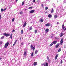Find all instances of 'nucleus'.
I'll return each instance as SVG.
<instances>
[{"mask_svg": "<svg viewBox=\"0 0 66 66\" xmlns=\"http://www.w3.org/2000/svg\"><path fill=\"white\" fill-rule=\"evenodd\" d=\"M9 42H7L6 43L5 45L4 46V47L5 48H6L7 47V46L9 45Z\"/></svg>", "mask_w": 66, "mask_h": 66, "instance_id": "obj_1", "label": "nucleus"}, {"mask_svg": "<svg viewBox=\"0 0 66 66\" xmlns=\"http://www.w3.org/2000/svg\"><path fill=\"white\" fill-rule=\"evenodd\" d=\"M28 52L27 51H25L24 52V56H27V54Z\"/></svg>", "mask_w": 66, "mask_h": 66, "instance_id": "obj_2", "label": "nucleus"}, {"mask_svg": "<svg viewBox=\"0 0 66 66\" xmlns=\"http://www.w3.org/2000/svg\"><path fill=\"white\" fill-rule=\"evenodd\" d=\"M30 47L31 49H32L34 51V50H35V47H33V46L32 45H31Z\"/></svg>", "mask_w": 66, "mask_h": 66, "instance_id": "obj_3", "label": "nucleus"}, {"mask_svg": "<svg viewBox=\"0 0 66 66\" xmlns=\"http://www.w3.org/2000/svg\"><path fill=\"white\" fill-rule=\"evenodd\" d=\"M3 35L4 36H6V37H7L8 36H10V34H6L5 33H4L3 34Z\"/></svg>", "mask_w": 66, "mask_h": 66, "instance_id": "obj_4", "label": "nucleus"}, {"mask_svg": "<svg viewBox=\"0 0 66 66\" xmlns=\"http://www.w3.org/2000/svg\"><path fill=\"white\" fill-rule=\"evenodd\" d=\"M60 35L61 37H62V36L64 35V33L62 32L60 34Z\"/></svg>", "mask_w": 66, "mask_h": 66, "instance_id": "obj_5", "label": "nucleus"}, {"mask_svg": "<svg viewBox=\"0 0 66 66\" xmlns=\"http://www.w3.org/2000/svg\"><path fill=\"white\" fill-rule=\"evenodd\" d=\"M63 43V38H62L60 41V45H62Z\"/></svg>", "mask_w": 66, "mask_h": 66, "instance_id": "obj_6", "label": "nucleus"}, {"mask_svg": "<svg viewBox=\"0 0 66 66\" xmlns=\"http://www.w3.org/2000/svg\"><path fill=\"white\" fill-rule=\"evenodd\" d=\"M51 24L50 23H48L47 24H45L46 26V27H49V26H50Z\"/></svg>", "mask_w": 66, "mask_h": 66, "instance_id": "obj_7", "label": "nucleus"}, {"mask_svg": "<svg viewBox=\"0 0 66 66\" xmlns=\"http://www.w3.org/2000/svg\"><path fill=\"white\" fill-rule=\"evenodd\" d=\"M35 11L34 10H32L30 11L29 12L30 13H34V12H35Z\"/></svg>", "mask_w": 66, "mask_h": 66, "instance_id": "obj_8", "label": "nucleus"}, {"mask_svg": "<svg viewBox=\"0 0 66 66\" xmlns=\"http://www.w3.org/2000/svg\"><path fill=\"white\" fill-rule=\"evenodd\" d=\"M60 46V44H57L56 45L55 48H58V47Z\"/></svg>", "mask_w": 66, "mask_h": 66, "instance_id": "obj_9", "label": "nucleus"}, {"mask_svg": "<svg viewBox=\"0 0 66 66\" xmlns=\"http://www.w3.org/2000/svg\"><path fill=\"white\" fill-rule=\"evenodd\" d=\"M58 55H59V54H57L55 56V60H56L57 59V58L58 57Z\"/></svg>", "mask_w": 66, "mask_h": 66, "instance_id": "obj_10", "label": "nucleus"}, {"mask_svg": "<svg viewBox=\"0 0 66 66\" xmlns=\"http://www.w3.org/2000/svg\"><path fill=\"white\" fill-rule=\"evenodd\" d=\"M26 25H27V22H25L24 24L23 25V27H25L26 26Z\"/></svg>", "mask_w": 66, "mask_h": 66, "instance_id": "obj_11", "label": "nucleus"}, {"mask_svg": "<svg viewBox=\"0 0 66 66\" xmlns=\"http://www.w3.org/2000/svg\"><path fill=\"white\" fill-rule=\"evenodd\" d=\"M56 43H57V41H53L52 43L54 44H55Z\"/></svg>", "mask_w": 66, "mask_h": 66, "instance_id": "obj_12", "label": "nucleus"}, {"mask_svg": "<svg viewBox=\"0 0 66 66\" xmlns=\"http://www.w3.org/2000/svg\"><path fill=\"white\" fill-rule=\"evenodd\" d=\"M37 64V63L36 62H35L34 63V66H36V65Z\"/></svg>", "mask_w": 66, "mask_h": 66, "instance_id": "obj_13", "label": "nucleus"}, {"mask_svg": "<svg viewBox=\"0 0 66 66\" xmlns=\"http://www.w3.org/2000/svg\"><path fill=\"white\" fill-rule=\"evenodd\" d=\"M48 17L49 18H51V17H52V15L50 14H49L48 15Z\"/></svg>", "mask_w": 66, "mask_h": 66, "instance_id": "obj_14", "label": "nucleus"}, {"mask_svg": "<svg viewBox=\"0 0 66 66\" xmlns=\"http://www.w3.org/2000/svg\"><path fill=\"white\" fill-rule=\"evenodd\" d=\"M44 66H48V63H46L44 64Z\"/></svg>", "mask_w": 66, "mask_h": 66, "instance_id": "obj_15", "label": "nucleus"}, {"mask_svg": "<svg viewBox=\"0 0 66 66\" xmlns=\"http://www.w3.org/2000/svg\"><path fill=\"white\" fill-rule=\"evenodd\" d=\"M1 12H3V11H5V10H6V9H1Z\"/></svg>", "mask_w": 66, "mask_h": 66, "instance_id": "obj_16", "label": "nucleus"}, {"mask_svg": "<svg viewBox=\"0 0 66 66\" xmlns=\"http://www.w3.org/2000/svg\"><path fill=\"white\" fill-rule=\"evenodd\" d=\"M54 18L55 19L56 18H57V15H54Z\"/></svg>", "mask_w": 66, "mask_h": 66, "instance_id": "obj_17", "label": "nucleus"}, {"mask_svg": "<svg viewBox=\"0 0 66 66\" xmlns=\"http://www.w3.org/2000/svg\"><path fill=\"white\" fill-rule=\"evenodd\" d=\"M47 59L49 62H50V60H49V57L48 56H47Z\"/></svg>", "mask_w": 66, "mask_h": 66, "instance_id": "obj_18", "label": "nucleus"}, {"mask_svg": "<svg viewBox=\"0 0 66 66\" xmlns=\"http://www.w3.org/2000/svg\"><path fill=\"white\" fill-rule=\"evenodd\" d=\"M48 31H49V29H46L45 30V32H46V33H47V32H48Z\"/></svg>", "mask_w": 66, "mask_h": 66, "instance_id": "obj_19", "label": "nucleus"}, {"mask_svg": "<svg viewBox=\"0 0 66 66\" xmlns=\"http://www.w3.org/2000/svg\"><path fill=\"white\" fill-rule=\"evenodd\" d=\"M54 12V10L53 9V8H52V10L51 11V13H53Z\"/></svg>", "mask_w": 66, "mask_h": 66, "instance_id": "obj_20", "label": "nucleus"}, {"mask_svg": "<svg viewBox=\"0 0 66 66\" xmlns=\"http://www.w3.org/2000/svg\"><path fill=\"white\" fill-rule=\"evenodd\" d=\"M34 54V53H33V52H32L31 53V56H32V57H33V56Z\"/></svg>", "mask_w": 66, "mask_h": 66, "instance_id": "obj_21", "label": "nucleus"}, {"mask_svg": "<svg viewBox=\"0 0 66 66\" xmlns=\"http://www.w3.org/2000/svg\"><path fill=\"white\" fill-rule=\"evenodd\" d=\"M39 21L42 22H43V20L42 19H41Z\"/></svg>", "mask_w": 66, "mask_h": 66, "instance_id": "obj_22", "label": "nucleus"}, {"mask_svg": "<svg viewBox=\"0 0 66 66\" xmlns=\"http://www.w3.org/2000/svg\"><path fill=\"white\" fill-rule=\"evenodd\" d=\"M10 38L11 39H12V34H11L10 36Z\"/></svg>", "mask_w": 66, "mask_h": 66, "instance_id": "obj_23", "label": "nucleus"}, {"mask_svg": "<svg viewBox=\"0 0 66 66\" xmlns=\"http://www.w3.org/2000/svg\"><path fill=\"white\" fill-rule=\"evenodd\" d=\"M37 52H38V51H37V50H36L35 52V54H37Z\"/></svg>", "mask_w": 66, "mask_h": 66, "instance_id": "obj_24", "label": "nucleus"}, {"mask_svg": "<svg viewBox=\"0 0 66 66\" xmlns=\"http://www.w3.org/2000/svg\"><path fill=\"white\" fill-rule=\"evenodd\" d=\"M20 14L21 15H22V14H23V12H22V11H21L20 12Z\"/></svg>", "mask_w": 66, "mask_h": 66, "instance_id": "obj_25", "label": "nucleus"}, {"mask_svg": "<svg viewBox=\"0 0 66 66\" xmlns=\"http://www.w3.org/2000/svg\"><path fill=\"white\" fill-rule=\"evenodd\" d=\"M53 45V43H52L51 44H50V47H51Z\"/></svg>", "mask_w": 66, "mask_h": 66, "instance_id": "obj_26", "label": "nucleus"}, {"mask_svg": "<svg viewBox=\"0 0 66 66\" xmlns=\"http://www.w3.org/2000/svg\"><path fill=\"white\" fill-rule=\"evenodd\" d=\"M61 51V48H60L58 50V52H60V51Z\"/></svg>", "mask_w": 66, "mask_h": 66, "instance_id": "obj_27", "label": "nucleus"}, {"mask_svg": "<svg viewBox=\"0 0 66 66\" xmlns=\"http://www.w3.org/2000/svg\"><path fill=\"white\" fill-rule=\"evenodd\" d=\"M4 36H3V37H2L1 38V39H3V38H4Z\"/></svg>", "mask_w": 66, "mask_h": 66, "instance_id": "obj_28", "label": "nucleus"}, {"mask_svg": "<svg viewBox=\"0 0 66 66\" xmlns=\"http://www.w3.org/2000/svg\"><path fill=\"white\" fill-rule=\"evenodd\" d=\"M14 20H15L14 18H13L12 19V22H13V21H14Z\"/></svg>", "mask_w": 66, "mask_h": 66, "instance_id": "obj_29", "label": "nucleus"}, {"mask_svg": "<svg viewBox=\"0 0 66 66\" xmlns=\"http://www.w3.org/2000/svg\"><path fill=\"white\" fill-rule=\"evenodd\" d=\"M23 32V30H22L21 31V34H22Z\"/></svg>", "mask_w": 66, "mask_h": 66, "instance_id": "obj_30", "label": "nucleus"}, {"mask_svg": "<svg viewBox=\"0 0 66 66\" xmlns=\"http://www.w3.org/2000/svg\"><path fill=\"white\" fill-rule=\"evenodd\" d=\"M33 8V7H29V8H28V9H32Z\"/></svg>", "mask_w": 66, "mask_h": 66, "instance_id": "obj_31", "label": "nucleus"}, {"mask_svg": "<svg viewBox=\"0 0 66 66\" xmlns=\"http://www.w3.org/2000/svg\"><path fill=\"white\" fill-rule=\"evenodd\" d=\"M55 39H56L57 40H59V39L58 38H57L55 37Z\"/></svg>", "mask_w": 66, "mask_h": 66, "instance_id": "obj_32", "label": "nucleus"}, {"mask_svg": "<svg viewBox=\"0 0 66 66\" xmlns=\"http://www.w3.org/2000/svg\"><path fill=\"white\" fill-rule=\"evenodd\" d=\"M48 7H45V10H48Z\"/></svg>", "mask_w": 66, "mask_h": 66, "instance_id": "obj_33", "label": "nucleus"}, {"mask_svg": "<svg viewBox=\"0 0 66 66\" xmlns=\"http://www.w3.org/2000/svg\"><path fill=\"white\" fill-rule=\"evenodd\" d=\"M24 4V2H23L22 4V5H23Z\"/></svg>", "mask_w": 66, "mask_h": 66, "instance_id": "obj_34", "label": "nucleus"}, {"mask_svg": "<svg viewBox=\"0 0 66 66\" xmlns=\"http://www.w3.org/2000/svg\"><path fill=\"white\" fill-rule=\"evenodd\" d=\"M35 33H37V30H35Z\"/></svg>", "mask_w": 66, "mask_h": 66, "instance_id": "obj_35", "label": "nucleus"}, {"mask_svg": "<svg viewBox=\"0 0 66 66\" xmlns=\"http://www.w3.org/2000/svg\"><path fill=\"white\" fill-rule=\"evenodd\" d=\"M15 32V30L14 29H13V30L12 32Z\"/></svg>", "mask_w": 66, "mask_h": 66, "instance_id": "obj_36", "label": "nucleus"}, {"mask_svg": "<svg viewBox=\"0 0 66 66\" xmlns=\"http://www.w3.org/2000/svg\"><path fill=\"white\" fill-rule=\"evenodd\" d=\"M32 28L31 27H30V30H32Z\"/></svg>", "mask_w": 66, "mask_h": 66, "instance_id": "obj_37", "label": "nucleus"}, {"mask_svg": "<svg viewBox=\"0 0 66 66\" xmlns=\"http://www.w3.org/2000/svg\"><path fill=\"white\" fill-rule=\"evenodd\" d=\"M16 43L15 42H14V44L13 45V46H15V44H16Z\"/></svg>", "mask_w": 66, "mask_h": 66, "instance_id": "obj_38", "label": "nucleus"}, {"mask_svg": "<svg viewBox=\"0 0 66 66\" xmlns=\"http://www.w3.org/2000/svg\"><path fill=\"white\" fill-rule=\"evenodd\" d=\"M32 2H35V0H33L32 1Z\"/></svg>", "mask_w": 66, "mask_h": 66, "instance_id": "obj_39", "label": "nucleus"}, {"mask_svg": "<svg viewBox=\"0 0 66 66\" xmlns=\"http://www.w3.org/2000/svg\"><path fill=\"white\" fill-rule=\"evenodd\" d=\"M17 41H18V40H16L15 42L16 43V42H17Z\"/></svg>", "mask_w": 66, "mask_h": 66, "instance_id": "obj_40", "label": "nucleus"}, {"mask_svg": "<svg viewBox=\"0 0 66 66\" xmlns=\"http://www.w3.org/2000/svg\"><path fill=\"white\" fill-rule=\"evenodd\" d=\"M64 28H65V27H62V29L63 30H64Z\"/></svg>", "mask_w": 66, "mask_h": 66, "instance_id": "obj_41", "label": "nucleus"}, {"mask_svg": "<svg viewBox=\"0 0 66 66\" xmlns=\"http://www.w3.org/2000/svg\"><path fill=\"white\" fill-rule=\"evenodd\" d=\"M62 63H63V61H62V60H61V64H62Z\"/></svg>", "mask_w": 66, "mask_h": 66, "instance_id": "obj_42", "label": "nucleus"}, {"mask_svg": "<svg viewBox=\"0 0 66 66\" xmlns=\"http://www.w3.org/2000/svg\"><path fill=\"white\" fill-rule=\"evenodd\" d=\"M1 14L0 13V18L1 19Z\"/></svg>", "mask_w": 66, "mask_h": 66, "instance_id": "obj_43", "label": "nucleus"}, {"mask_svg": "<svg viewBox=\"0 0 66 66\" xmlns=\"http://www.w3.org/2000/svg\"><path fill=\"white\" fill-rule=\"evenodd\" d=\"M21 44L22 45H23V43L22 42L21 43Z\"/></svg>", "mask_w": 66, "mask_h": 66, "instance_id": "obj_44", "label": "nucleus"}, {"mask_svg": "<svg viewBox=\"0 0 66 66\" xmlns=\"http://www.w3.org/2000/svg\"><path fill=\"white\" fill-rule=\"evenodd\" d=\"M64 24H63L62 26V27H64Z\"/></svg>", "mask_w": 66, "mask_h": 66, "instance_id": "obj_45", "label": "nucleus"}, {"mask_svg": "<svg viewBox=\"0 0 66 66\" xmlns=\"http://www.w3.org/2000/svg\"><path fill=\"white\" fill-rule=\"evenodd\" d=\"M57 24H59V22H57Z\"/></svg>", "mask_w": 66, "mask_h": 66, "instance_id": "obj_46", "label": "nucleus"}, {"mask_svg": "<svg viewBox=\"0 0 66 66\" xmlns=\"http://www.w3.org/2000/svg\"><path fill=\"white\" fill-rule=\"evenodd\" d=\"M21 40V38H20V40Z\"/></svg>", "mask_w": 66, "mask_h": 66, "instance_id": "obj_47", "label": "nucleus"}, {"mask_svg": "<svg viewBox=\"0 0 66 66\" xmlns=\"http://www.w3.org/2000/svg\"><path fill=\"white\" fill-rule=\"evenodd\" d=\"M66 30V28L64 29V31H65V30Z\"/></svg>", "mask_w": 66, "mask_h": 66, "instance_id": "obj_48", "label": "nucleus"}, {"mask_svg": "<svg viewBox=\"0 0 66 66\" xmlns=\"http://www.w3.org/2000/svg\"><path fill=\"white\" fill-rule=\"evenodd\" d=\"M52 37H53V36H51V38H52Z\"/></svg>", "mask_w": 66, "mask_h": 66, "instance_id": "obj_49", "label": "nucleus"}, {"mask_svg": "<svg viewBox=\"0 0 66 66\" xmlns=\"http://www.w3.org/2000/svg\"><path fill=\"white\" fill-rule=\"evenodd\" d=\"M42 6H43V4H42Z\"/></svg>", "mask_w": 66, "mask_h": 66, "instance_id": "obj_50", "label": "nucleus"}, {"mask_svg": "<svg viewBox=\"0 0 66 66\" xmlns=\"http://www.w3.org/2000/svg\"><path fill=\"white\" fill-rule=\"evenodd\" d=\"M0 60H1V58H0Z\"/></svg>", "mask_w": 66, "mask_h": 66, "instance_id": "obj_51", "label": "nucleus"}, {"mask_svg": "<svg viewBox=\"0 0 66 66\" xmlns=\"http://www.w3.org/2000/svg\"><path fill=\"white\" fill-rule=\"evenodd\" d=\"M25 11H27V9H25Z\"/></svg>", "mask_w": 66, "mask_h": 66, "instance_id": "obj_52", "label": "nucleus"}, {"mask_svg": "<svg viewBox=\"0 0 66 66\" xmlns=\"http://www.w3.org/2000/svg\"><path fill=\"white\" fill-rule=\"evenodd\" d=\"M17 1H18V0H16V2H17Z\"/></svg>", "mask_w": 66, "mask_h": 66, "instance_id": "obj_53", "label": "nucleus"}, {"mask_svg": "<svg viewBox=\"0 0 66 66\" xmlns=\"http://www.w3.org/2000/svg\"><path fill=\"white\" fill-rule=\"evenodd\" d=\"M47 13V12H46V13Z\"/></svg>", "mask_w": 66, "mask_h": 66, "instance_id": "obj_54", "label": "nucleus"}, {"mask_svg": "<svg viewBox=\"0 0 66 66\" xmlns=\"http://www.w3.org/2000/svg\"><path fill=\"white\" fill-rule=\"evenodd\" d=\"M65 48V47H64V48Z\"/></svg>", "mask_w": 66, "mask_h": 66, "instance_id": "obj_55", "label": "nucleus"}]
</instances>
